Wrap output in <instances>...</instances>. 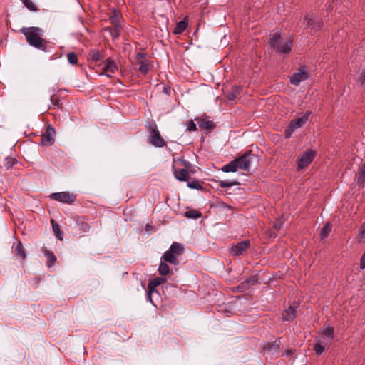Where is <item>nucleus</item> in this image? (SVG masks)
I'll use <instances>...</instances> for the list:
<instances>
[{"mask_svg": "<svg viewBox=\"0 0 365 365\" xmlns=\"http://www.w3.org/2000/svg\"><path fill=\"white\" fill-rule=\"evenodd\" d=\"M20 31L26 36L30 46L44 52L47 51L48 41L42 38L44 33L42 29L35 26L23 27Z\"/></svg>", "mask_w": 365, "mask_h": 365, "instance_id": "1", "label": "nucleus"}, {"mask_svg": "<svg viewBox=\"0 0 365 365\" xmlns=\"http://www.w3.org/2000/svg\"><path fill=\"white\" fill-rule=\"evenodd\" d=\"M270 45L279 53L289 54L292 50L293 41L291 38L282 40L279 34L274 33L270 37Z\"/></svg>", "mask_w": 365, "mask_h": 365, "instance_id": "2", "label": "nucleus"}, {"mask_svg": "<svg viewBox=\"0 0 365 365\" xmlns=\"http://www.w3.org/2000/svg\"><path fill=\"white\" fill-rule=\"evenodd\" d=\"M256 158L257 156L251 150H248L239 158H235V160H237L238 169L250 171L251 165Z\"/></svg>", "mask_w": 365, "mask_h": 365, "instance_id": "3", "label": "nucleus"}, {"mask_svg": "<svg viewBox=\"0 0 365 365\" xmlns=\"http://www.w3.org/2000/svg\"><path fill=\"white\" fill-rule=\"evenodd\" d=\"M148 142L158 148H162L165 145V142L160 135L157 125L155 123L150 125Z\"/></svg>", "mask_w": 365, "mask_h": 365, "instance_id": "4", "label": "nucleus"}, {"mask_svg": "<svg viewBox=\"0 0 365 365\" xmlns=\"http://www.w3.org/2000/svg\"><path fill=\"white\" fill-rule=\"evenodd\" d=\"M316 155V152L313 150H307L304 153H302L297 158V170H300L308 165H309L312 161L314 160Z\"/></svg>", "mask_w": 365, "mask_h": 365, "instance_id": "5", "label": "nucleus"}, {"mask_svg": "<svg viewBox=\"0 0 365 365\" xmlns=\"http://www.w3.org/2000/svg\"><path fill=\"white\" fill-rule=\"evenodd\" d=\"M304 24H306L307 27L311 30L317 31L322 28L323 21L319 16L308 13L304 16Z\"/></svg>", "mask_w": 365, "mask_h": 365, "instance_id": "6", "label": "nucleus"}, {"mask_svg": "<svg viewBox=\"0 0 365 365\" xmlns=\"http://www.w3.org/2000/svg\"><path fill=\"white\" fill-rule=\"evenodd\" d=\"M309 78V74L306 66H302L297 72L294 73L290 76V83L295 86H298L301 82L307 80Z\"/></svg>", "mask_w": 365, "mask_h": 365, "instance_id": "7", "label": "nucleus"}, {"mask_svg": "<svg viewBox=\"0 0 365 365\" xmlns=\"http://www.w3.org/2000/svg\"><path fill=\"white\" fill-rule=\"evenodd\" d=\"M50 197L60 202L72 204L76 199V195L69 192H61L51 194Z\"/></svg>", "mask_w": 365, "mask_h": 365, "instance_id": "8", "label": "nucleus"}, {"mask_svg": "<svg viewBox=\"0 0 365 365\" xmlns=\"http://www.w3.org/2000/svg\"><path fill=\"white\" fill-rule=\"evenodd\" d=\"M56 130L51 125H48L46 130L41 135V140L40 144L43 146H51L55 142Z\"/></svg>", "mask_w": 365, "mask_h": 365, "instance_id": "9", "label": "nucleus"}, {"mask_svg": "<svg viewBox=\"0 0 365 365\" xmlns=\"http://www.w3.org/2000/svg\"><path fill=\"white\" fill-rule=\"evenodd\" d=\"M250 246V240L241 241L230 248V253L234 256L241 255Z\"/></svg>", "mask_w": 365, "mask_h": 365, "instance_id": "10", "label": "nucleus"}, {"mask_svg": "<svg viewBox=\"0 0 365 365\" xmlns=\"http://www.w3.org/2000/svg\"><path fill=\"white\" fill-rule=\"evenodd\" d=\"M329 343L324 339L323 336H318L315 339L313 346L314 351L316 354L321 355L324 353L328 347Z\"/></svg>", "mask_w": 365, "mask_h": 365, "instance_id": "11", "label": "nucleus"}, {"mask_svg": "<svg viewBox=\"0 0 365 365\" xmlns=\"http://www.w3.org/2000/svg\"><path fill=\"white\" fill-rule=\"evenodd\" d=\"M311 114V111H307L302 116L292 120L289 124L294 128V129L297 130L302 127L309 120V117Z\"/></svg>", "mask_w": 365, "mask_h": 365, "instance_id": "12", "label": "nucleus"}, {"mask_svg": "<svg viewBox=\"0 0 365 365\" xmlns=\"http://www.w3.org/2000/svg\"><path fill=\"white\" fill-rule=\"evenodd\" d=\"M356 184L359 187H364L365 185V160L364 163L359 168L356 174Z\"/></svg>", "mask_w": 365, "mask_h": 365, "instance_id": "13", "label": "nucleus"}, {"mask_svg": "<svg viewBox=\"0 0 365 365\" xmlns=\"http://www.w3.org/2000/svg\"><path fill=\"white\" fill-rule=\"evenodd\" d=\"M195 120L197 122L199 127L201 129L212 130L215 128V124L212 120H210L207 118H198Z\"/></svg>", "mask_w": 365, "mask_h": 365, "instance_id": "14", "label": "nucleus"}, {"mask_svg": "<svg viewBox=\"0 0 365 365\" xmlns=\"http://www.w3.org/2000/svg\"><path fill=\"white\" fill-rule=\"evenodd\" d=\"M161 260H163L164 262L173 265H178L179 264V260L177 257V255L168 251H166L163 255L161 257Z\"/></svg>", "mask_w": 365, "mask_h": 365, "instance_id": "15", "label": "nucleus"}, {"mask_svg": "<svg viewBox=\"0 0 365 365\" xmlns=\"http://www.w3.org/2000/svg\"><path fill=\"white\" fill-rule=\"evenodd\" d=\"M173 173L175 178L180 181H186L189 178V173L187 170L185 168L176 169L174 166Z\"/></svg>", "mask_w": 365, "mask_h": 365, "instance_id": "16", "label": "nucleus"}, {"mask_svg": "<svg viewBox=\"0 0 365 365\" xmlns=\"http://www.w3.org/2000/svg\"><path fill=\"white\" fill-rule=\"evenodd\" d=\"M44 256L46 258V266L48 267H51L56 261V257L54 253L50 250L46 249L43 250Z\"/></svg>", "mask_w": 365, "mask_h": 365, "instance_id": "17", "label": "nucleus"}, {"mask_svg": "<svg viewBox=\"0 0 365 365\" xmlns=\"http://www.w3.org/2000/svg\"><path fill=\"white\" fill-rule=\"evenodd\" d=\"M296 307L289 306L282 314L283 319L286 321H292L295 318Z\"/></svg>", "mask_w": 365, "mask_h": 365, "instance_id": "18", "label": "nucleus"}, {"mask_svg": "<svg viewBox=\"0 0 365 365\" xmlns=\"http://www.w3.org/2000/svg\"><path fill=\"white\" fill-rule=\"evenodd\" d=\"M167 251H168L173 254H175L178 256V255H180L183 253L184 247L180 243L173 242L170 245L169 250H168Z\"/></svg>", "mask_w": 365, "mask_h": 365, "instance_id": "19", "label": "nucleus"}, {"mask_svg": "<svg viewBox=\"0 0 365 365\" xmlns=\"http://www.w3.org/2000/svg\"><path fill=\"white\" fill-rule=\"evenodd\" d=\"M187 27V21L185 19L178 22L173 30V34L175 35L181 34Z\"/></svg>", "mask_w": 365, "mask_h": 365, "instance_id": "20", "label": "nucleus"}, {"mask_svg": "<svg viewBox=\"0 0 365 365\" xmlns=\"http://www.w3.org/2000/svg\"><path fill=\"white\" fill-rule=\"evenodd\" d=\"M117 70H118V66H117L116 63L110 59L107 60V61L106 62V63L103 66L104 72L115 73L117 71Z\"/></svg>", "mask_w": 365, "mask_h": 365, "instance_id": "21", "label": "nucleus"}, {"mask_svg": "<svg viewBox=\"0 0 365 365\" xmlns=\"http://www.w3.org/2000/svg\"><path fill=\"white\" fill-rule=\"evenodd\" d=\"M110 21L113 26H120V19H121V15L120 14L116 11L115 9L113 10L112 15L109 18Z\"/></svg>", "mask_w": 365, "mask_h": 365, "instance_id": "22", "label": "nucleus"}, {"mask_svg": "<svg viewBox=\"0 0 365 365\" xmlns=\"http://www.w3.org/2000/svg\"><path fill=\"white\" fill-rule=\"evenodd\" d=\"M238 169L237 160L235 159L230 161L229 163L225 164L221 168V170L225 173L235 172Z\"/></svg>", "mask_w": 365, "mask_h": 365, "instance_id": "23", "label": "nucleus"}, {"mask_svg": "<svg viewBox=\"0 0 365 365\" xmlns=\"http://www.w3.org/2000/svg\"><path fill=\"white\" fill-rule=\"evenodd\" d=\"M242 88L239 86H234L232 91L227 93V98L230 101H234L237 96L240 93Z\"/></svg>", "mask_w": 365, "mask_h": 365, "instance_id": "24", "label": "nucleus"}, {"mask_svg": "<svg viewBox=\"0 0 365 365\" xmlns=\"http://www.w3.org/2000/svg\"><path fill=\"white\" fill-rule=\"evenodd\" d=\"M332 229V224L330 222H327L320 231L321 239H325L328 237Z\"/></svg>", "mask_w": 365, "mask_h": 365, "instance_id": "25", "label": "nucleus"}, {"mask_svg": "<svg viewBox=\"0 0 365 365\" xmlns=\"http://www.w3.org/2000/svg\"><path fill=\"white\" fill-rule=\"evenodd\" d=\"M165 282V279L164 278H162V277H156L154 279H153L152 281H150L148 284V288H150V290H155V291H157L155 289V288L159 286L160 284L164 283Z\"/></svg>", "mask_w": 365, "mask_h": 365, "instance_id": "26", "label": "nucleus"}, {"mask_svg": "<svg viewBox=\"0 0 365 365\" xmlns=\"http://www.w3.org/2000/svg\"><path fill=\"white\" fill-rule=\"evenodd\" d=\"M320 333L325 337L332 340L334 337V329L332 326H328L322 329Z\"/></svg>", "mask_w": 365, "mask_h": 365, "instance_id": "27", "label": "nucleus"}, {"mask_svg": "<svg viewBox=\"0 0 365 365\" xmlns=\"http://www.w3.org/2000/svg\"><path fill=\"white\" fill-rule=\"evenodd\" d=\"M51 222L52 224V228H53V231L55 235L56 236V237L58 240H63V232L61 230L60 226L58 225V223H56L55 222L54 220H51Z\"/></svg>", "mask_w": 365, "mask_h": 365, "instance_id": "28", "label": "nucleus"}, {"mask_svg": "<svg viewBox=\"0 0 365 365\" xmlns=\"http://www.w3.org/2000/svg\"><path fill=\"white\" fill-rule=\"evenodd\" d=\"M240 183L236 180H219L218 185L222 188H228L232 186L238 185Z\"/></svg>", "mask_w": 365, "mask_h": 365, "instance_id": "29", "label": "nucleus"}, {"mask_svg": "<svg viewBox=\"0 0 365 365\" xmlns=\"http://www.w3.org/2000/svg\"><path fill=\"white\" fill-rule=\"evenodd\" d=\"M120 27L121 26L106 27L105 28V31H108L110 33L113 39H116L118 38L120 35Z\"/></svg>", "mask_w": 365, "mask_h": 365, "instance_id": "30", "label": "nucleus"}, {"mask_svg": "<svg viewBox=\"0 0 365 365\" xmlns=\"http://www.w3.org/2000/svg\"><path fill=\"white\" fill-rule=\"evenodd\" d=\"M170 269L167 262L161 260L159 267H158V272L160 275L165 276L169 273Z\"/></svg>", "mask_w": 365, "mask_h": 365, "instance_id": "31", "label": "nucleus"}, {"mask_svg": "<svg viewBox=\"0 0 365 365\" xmlns=\"http://www.w3.org/2000/svg\"><path fill=\"white\" fill-rule=\"evenodd\" d=\"M150 66L148 60H143L140 62L139 71L143 74H146L149 71Z\"/></svg>", "mask_w": 365, "mask_h": 365, "instance_id": "32", "label": "nucleus"}, {"mask_svg": "<svg viewBox=\"0 0 365 365\" xmlns=\"http://www.w3.org/2000/svg\"><path fill=\"white\" fill-rule=\"evenodd\" d=\"M202 213L196 210H190L185 212V216L187 218L197 219L200 218Z\"/></svg>", "mask_w": 365, "mask_h": 365, "instance_id": "33", "label": "nucleus"}, {"mask_svg": "<svg viewBox=\"0 0 365 365\" xmlns=\"http://www.w3.org/2000/svg\"><path fill=\"white\" fill-rule=\"evenodd\" d=\"M15 252L17 255L20 256L22 259L26 257V253L22 246L21 241H18L16 246L14 248Z\"/></svg>", "mask_w": 365, "mask_h": 365, "instance_id": "34", "label": "nucleus"}, {"mask_svg": "<svg viewBox=\"0 0 365 365\" xmlns=\"http://www.w3.org/2000/svg\"><path fill=\"white\" fill-rule=\"evenodd\" d=\"M187 187L191 189H195L197 190H202L203 189L202 185L196 180L188 181Z\"/></svg>", "mask_w": 365, "mask_h": 365, "instance_id": "35", "label": "nucleus"}, {"mask_svg": "<svg viewBox=\"0 0 365 365\" xmlns=\"http://www.w3.org/2000/svg\"><path fill=\"white\" fill-rule=\"evenodd\" d=\"M22 2L24 6L30 11H37L38 10L32 0H22Z\"/></svg>", "mask_w": 365, "mask_h": 365, "instance_id": "36", "label": "nucleus"}, {"mask_svg": "<svg viewBox=\"0 0 365 365\" xmlns=\"http://www.w3.org/2000/svg\"><path fill=\"white\" fill-rule=\"evenodd\" d=\"M50 100L52 103L53 108H57V109L63 108V105L60 102V100L58 99V98L57 96H56L55 95H52L50 98Z\"/></svg>", "mask_w": 365, "mask_h": 365, "instance_id": "37", "label": "nucleus"}, {"mask_svg": "<svg viewBox=\"0 0 365 365\" xmlns=\"http://www.w3.org/2000/svg\"><path fill=\"white\" fill-rule=\"evenodd\" d=\"M67 60L72 65L76 64L78 62L77 55L73 52H70L67 54Z\"/></svg>", "mask_w": 365, "mask_h": 365, "instance_id": "38", "label": "nucleus"}, {"mask_svg": "<svg viewBox=\"0 0 365 365\" xmlns=\"http://www.w3.org/2000/svg\"><path fill=\"white\" fill-rule=\"evenodd\" d=\"M197 130V125L192 120L187 121L186 130L189 132H194Z\"/></svg>", "mask_w": 365, "mask_h": 365, "instance_id": "39", "label": "nucleus"}, {"mask_svg": "<svg viewBox=\"0 0 365 365\" xmlns=\"http://www.w3.org/2000/svg\"><path fill=\"white\" fill-rule=\"evenodd\" d=\"M16 160L12 158H6L4 164L7 168H11L15 164Z\"/></svg>", "mask_w": 365, "mask_h": 365, "instance_id": "40", "label": "nucleus"}, {"mask_svg": "<svg viewBox=\"0 0 365 365\" xmlns=\"http://www.w3.org/2000/svg\"><path fill=\"white\" fill-rule=\"evenodd\" d=\"M101 58H102L101 53L98 51H94L92 53L91 59L94 62H98V61H100L101 60Z\"/></svg>", "mask_w": 365, "mask_h": 365, "instance_id": "41", "label": "nucleus"}, {"mask_svg": "<svg viewBox=\"0 0 365 365\" xmlns=\"http://www.w3.org/2000/svg\"><path fill=\"white\" fill-rule=\"evenodd\" d=\"M244 283L251 284L252 285H255L258 283V278L257 276H251L250 277L247 278Z\"/></svg>", "mask_w": 365, "mask_h": 365, "instance_id": "42", "label": "nucleus"}, {"mask_svg": "<svg viewBox=\"0 0 365 365\" xmlns=\"http://www.w3.org/2000/svg\"><path fill=\"white\" fill-rule=\"evenodd\" d=\"M294 130L295 129H294V128L290 124H289L287 128L284 131L285 138H290Z\"/></svg>", "mask_w": 365, "mask_h": 365, "instance_id": "43", "label": "nucleus"}, {"mask_svg": "<svg viewBox=\"0 0 365 365\" xmlns=\"http://www.w3.org/2000/svg\"><path fill=\"white\" fill-rule=\"evenodd\" d=\"M153 292H158L157 291H155V290H150V288H148V291H147V293H146V299L147 301H149L152 304L154 305V303L152 300V294Z\"/></svg>", "mask_w": 365, "mask_h": 365, "instance_id": "44", "label": "nucleus"}, {"mask_svg": "<svg viewBox=\"0 0 365 365\" xmlns=\"http://www.w3.org/2000/svg\"><path fill=\"white\" fill-rule=\"evenodd\" d=\"M358 83L361 86L365 85V71H363L358 78Z\"/></svg>", "mask_w": 365, "mask_h": 365, "instance_id": "45", "label": "nucleus"}, {"mask_svg": "<svg viewBox=\"0 0 365 365\" xmlns=\"http://www.w3.org/2000/svg\"><path fill=\"white\" fill-rule=\"evenodd\" d=\"M359 236L361 239L365 238V222L362 224L361 227Z\"/></svg>", "mask_w": 365, "mask_h": 365, "instance_id": "46", "label": "nucleus"}, {"mask_svg": "<svg viewBox=\"0 0 365 365\" xmlns=\"http://www.w3.org/2000/svg\"><path fill=\"white\" fill-rule=\"evenodd\" d=\"M360 268L361 269H364L365 268V252H364L361 258Z\"/></svg>", "mask_w": 365, "mask_h": 365, "instance_id": "47", "label": "nucleus"}, {"mask_svg": "<svg viewBox=\"0 0 365 365\" xmlns=\"http://www.w3.org/2000/svg\"><path fill=\"white\" fill-rule=\"evenodd\" d=\"M269 351H278L279 349V345L277 344V345H272L269 348Z\"/></svg>", "mask_w": 365, "mask_h": 365, "instance_id": "48", "label": "nucleus"}, {"mask_svg": "<svg viewBox=\"0 0 365 365\" xmlns=\"http://www.w3.org/2000/svg\"><path fill=\"white\" fill-rule=\"evenodd\" d=\"M113 73H108V72H105L104 73H102V75H105L106 76H107L108 78H112L113 77Z\"/></svg>", "mask_w": 365, "mask_h": 365, "instance_id": "49", "label": "nucleus"}, {"mask_svg": "<svg viewBox=\"0 0 365 365\" xmlns=\"http://www.w3.org/2000/svg\"><path fill=\"white\" fill-rule=\"evenodd\" d=\"M292 354V350H287L284 353V355L287 356H290L291 354Z\"/></svg>", "mask_w": 365, "mask_h": 365, "instance_id": "50", "label": "nucleus"}, {"mask_svg": "<svg viewBox=\"0 0 365 365\" xmlns=\"http://www.w3.org/2000/svg\"><path fill=\"white\" fill-rule=\"evenodd\" d=\"M274 227H275L276 229H279V228H280V227L279 226V225H274Z\"/></svg>", "mask_w": 365, "mask_h": 365, "instance_id": "51", "label": "nucleus"}, {"mask_svg": "<svg viewBox=\"0 0 365 365\" xmlns=\"http://www.w3.org/2000/svg\"><path fill=\"white\" fill-rule=\"evenodd\" d=\"M274 227H275L276 229H279V228H280V227L279 226V225H274Z\"/></svg>", "mask_w": 365, "mask_h": 365, "instance_id": "52", "label": "nucleus"}, {"mask_svg": "<svg viewBox=\"0 0 365 365\" xmlns=\"http://www.w3.org/2000/svg\"><path fill=\"white\" fill-rule=\"evenodd\" d=\"M86 227H88V224H85L84 225Z\"/></svg>", "mask_w": 365, "mask_h": 365, "instance_id": "53", "label": "nucleus"}]
</instances>
